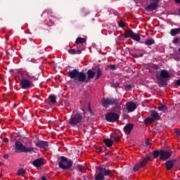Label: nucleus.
Segmentation results:
<instances>
[{
    "label": "nucleus",
    "instance_id": "23",
    "mask_svg": "<svg viewBox=\"0 0 180 180\" xmlns=\"http://www.w3.org/2000/svg\"><path fill=\"white\" fill-rule=\"evenodd\" d=\"M49 99L52 105H54L57 102V96L54 94L50 95Z\"/></svg>",
    "mask_w": 180,
    "mask_h": 180
},
{
    "label": "nucleus",
    "instance_id": "46",
    "mask_svg": "<svg viewBox=\"0 0 180 180\" xmlns=\"http://www.w3.org/2000/svg\"><path fill=\"white\" fill-rule=\"evenodd\" d=\"M82 110L83 112L84 116H85L86 115V111H85V110H84L83 108H82Z\"/></svg>",
    "mask_w": 180,
    "mask_h": 180
},
{
    "label": "nucleus",
    "instance_id": "40",
    "mask_svg": "<svg viewBox=\"0 0 180 180\" xmlns=\"http://www.w3.org/2000/svg\"><path fill=\"white\" fill-rule=\"evenodd\" d=\"M77 169L79 171V172H82V166L81 165H77Z\"/></svg>",
    "mask_w": 180,
    "mask_h": 180
},
{
    "label": "nucleus",
    "instance_id": "3",
    "mask_svg": "<svg viewBox=\"0 0 180 180\" xmlns=\"http://www.w3.org/2000/svg\"><path fill=\"white\" fill-rule=\"evenodd\" d=\"M102 105L105 108V109H108L109 106H112L114 105V106H117V108L118 110H120V105L119 104V99L117 98H103L101 101Z\"/></svg>",
    "mask_w": 180,
    "mask_h": 180
},
{
    "label": "nucleus",
    "instance_id": "18",
    "mask_svg": "<svg viewBox=\"0 0 180 180\" xmlns=\"http://www.w3.org/2000/svg\"><path fill=\"white\" fill-rule=\"evenodd\" d=\"M84 43H86V39H85V38L78 37L75 41L77 47H79V44H84Z\"/></svg>",
    "mask_w": 180,
    "mask_h": 180
},
{
    "label": "nucleus",
    "instance_id": "55",
    "mask_svg": "<svg viewBox=\"0 0 180 180\" xmlns=\"http://www.w3.org/2000/svg\"><path fill=\"white\" fill-rule=\"evenodd\" d=\"M0 178H2V174L0 173Z\"/></svg>",
    "mask_w": 180,
    "mask_h": 180
},
{
    "label": "nucleus",
    "instance_id": "49",
    "mask_svg": "<svg viewBox=\"0 0 180 180\" xmlns=\"http://www.w3.org/2000/svg\"><path fill=\"white\" fill-rule=\"evenodd\" d=\"M153 2H156V4H158L160 2V1L161 0H152Z\"/></svg>",
    "mask_w": 180,
    "mask_h": 180
},
{
    "label": "nucleus",
    "instance_id": "12",
    "mask_svg": "<svg viewBox=\"0 0 180 180\" xmlns=\"http://www.w3.org/2000/svg\"><path fill=\"white\" fill-rule=\"evenodd\" d=\"M128 112H134L137 109V105L134 102H129L126 105Z\"/></svg>",
    "mask_w": 180,
    "mask_h": 180
},
{
    "label": "nucleus",
    "instance_id": "10",
    "mask_svg": "<svg viewBox=\"0 0 180 180\" xmlns=\"http://www.w3.org/2000/svg\"><path fill=\"white\" fill-rule=\"evenodd\" d=\"M37 147L43 148V150H49V142L47 141L38 140L34 142Z\"/></svg>",
    "mask_w": 180,
    "mask_h": 180
},
{
    "label": "nucleus",
    "instance_id": "25",
    "mask_svg": "<svg viewBox=\"0 0 180 180\" xmlns=\"http://www.w3.org/2000/svg\"><path fill=\"white\" fill-rule=\"evenodd\" d=\"M153 158L157 159L158 158V156L160 155V160H161V150L158 151V150H155L153 152Z\"/></svg>",
    "mask_w": 180,
    "mask_h": 180
},
{
    "label": "nucleus",
    "instance_id": "30",
    "mask_svg": "<svg viewBox=\"0 0 180 180\" xmlns=\"http://www.w3.org/2000/svg\"><path fill=\"white\" fill-rule=\"evenodd\" d=\"M103 75V74L102 73V70H101V68H97L96 79H99V78H101V77H102Z\"/></svg>",
    "mask_w": 180,
    "mask_h": 180
},
{
    "label": "nucleus",
    "instance_id": "39",
    "mask_svg": "<svg viewBox=\"0 0 180 180\" xmlns=\"http://www.w3.org/2000/svg\"><path fill=\"white\" fill-rule=\"evenodd\" d=\"M152 68L153 70H158L160 68V67L158 66V65H152Z\"/></svg>",
    "mask_w": 180,
    "mask_h": 180
},
{
    "label": "nucleus",
    "instance_id": "57",
    "mask_svg": "<svg viewBox=\"0 0 180 180\" xmlns=\"http://www.w3.org/2000/svg\"><path fill=\"white\" fill-rule=\"evenodd\" d=\"M89 109H91V107H89Z\"/></svg>",
    "mask_w": 180,
    "mask_h": 180
},
{
    "label": "nucleus",
    "instance_id": "36",
    "mask_svg": "<svg viewBox=\"0 0 180 180\" xmlns=\"http://www.w3.org/2000/svg\"><path fill=\"white\" fill-rule=\"evenodd\" d=\"M132 87H133V86H132L131 85H130V84H127V85L124 86L126 91H131V88H132Z\"/></svg>",
    "mask_w": 180,
    "mask_h": 180
},
{
    "label": "nucleus",
    "instance_id": "13",
    "mask_svg": "<svg viewBox=\"0 0 180 180\" xmlns=\"http://www.w3.org/2000/svg\"><path fill=\"white\" fill-rule=\"evenodd\" d=\"M174 165H175V160L167 161L165 163L166 169L167 171H171V169H174Z\"/></svg>",
    "mask_w": 180,
    "mask_h": 180
},
{
    "label": "nucleus",
    "instance_id": "37",
    "mask_svg": "<svg viewBox=\"0 0 180 180\" xmlns=\"http://www.w3.org/2000/svg\"><path fill=\"white\" fill-rule=\"evenodd\" d=\"M120 85V84L119 82H113V83L112 84V86L113 88H117Z\"/></svg>",
    "mask_w": 180,
    "mask_h": 180
},
{
    "label": "nucleus",
    "instance_id": "44",
    "mask_svg": "<svg viewBox=\"0 0 180 180\" xmlns=\"http://www.w3.org/2000/svg\"><path fill=\"white\" fill-rule=\"evenodd\" d=\"M146 146H150V145H151V143L150 142V140L146 139Z\"/></svg>",
    "mask_w": 180,
    "mask_h": 180
},
{
    "label": "nucleus",
    "instance_id": "20",
    "mask_svg": "<svg viewBox=\"0 0 180 180\" xmlns=\"http://www.w3.org/2000/svg\"><path fill=\"white\" fill-rule=\"evenodd\" d=\"M180 34V27L179 28H174L170 30L171 36H176V34Z\"/></svg>",
    "mask_w": 180,
    "mask_h": 180
},
{
    "label": "nucleus",
    "instance_id": "42",
    "mask_svg": "<svg viewBox=\"0 0 180 180\" xmlns=\"http://www.w3.org/2000/svg\"><path fill=\"white\" fill-rule=\"evenodd\" d=\"M110 70H116V65H110Z\"/></svg>",
    "mask_w": 180,
    "mask_h": 180
},
{
    "label": "nucleus",
    "instance_id": "33",
    "mask_svg": "<svg viewBox=\"0 0 180 180\" xmlns=\"http://www.w3.org/2000/svg\"><path fill=\"white\" fill-rule=\"evenodd\" d=\"M153 122H154V121H153V120L151 117H147L144 120V122L146 124H147V123H153Z\"/></svg>",
    "mask_w": 180,
    "mask_h": 180
},
{
    "label": "nucleus",
    "instance_id": "29",
    "mask_svg": "<svg viewBox=\"0 0 180 180\" xmlns=\"http://www.w3.org/2000/svg\"><path fill=\"white\" fill-rule=\"evenodd\" d=\"M158 109L160 112H165V110H168V107L165 105H161L158 108Z\"/></svg>",
    "mask_w": 180,
    "mask_h": 180
},
{
    "label": "nucleus",
    "instance_id": "11",
    "mask_svg": "<svg viewBox=\"0 0 180 180\" xmlns=\"http://www.w3.org/2000/svg\"><path fill=\"white\" fill-rule=\"evenodd\" d=\"M171 155H172V152L164 150H160V160L162 161H167V160L171 158Z\"/></svg>",
    "mask_w": 180,
    "mask_h": 180
},
{
    "label": "nucleus",
    "instance_id": "45",
    "mask_svg": "<svg viewBox=\"0 0 180 180\" xmlns=\"http://www.w3.org/2000/svg\"><path fill=\"white\" fill-rule=\"evenodd\" d=\"M3 141H4V143H9V139H8V138H4V140H3Z\"/></svg>",
    "mask_w": 180,
    "mask_h": 180
},
{
    "label": "nucleus",
    "instance_id": "27",
    "mask_svg": "<svg viewBox=\"0 0 180 180\" xmlns=\"http://www.w3.org/2000/svg\"><path fill=\"white\" fill-rule=\"evenodd\" d=\"M154 43H155V41H154V39H147L145 41V44L146 46H153V44H154Z\"/></svg>",
    "mask_w": 180,
    "mask_h": 180
},
{
    "label": "nucleus",
    "instance_id": "24",
    "mask_svg": "<svg viewBox=\"0 0 180 180\" xmlns=\"http://www.w3.org/2000/svg\"><path fill=\"white\" fill-rule=\"evenodd\" d=\"M150 160H151V157L147 156L142 161H141L139 163H141L142 165V166L144 167L145 165H146L148 163Z\"/></svg>",
    "mask_w": 180,
    "mask_h": 180
},
{
    "label": "nucleus",
    "instance_id": "56",
    "mask_svg": "<svg viewBox=\"0 0 180 180\" xmlns=\"http://www.w3.org/2000/svg\"><path fill=\"white\" fill-rule=\"evenodd\" d=\"M179 53H180V48L178 49Z\"/></svg>",
    "mask_w": 180,
    "mask_h": 180
},
{
    "label": "nucleus",
    "instance_id": "26",
    "mask_svg": "<svg viewBox=\"0 0 180 180\" xmlns=\"http://www.w3.org/2000/svg\"><path fill=\"white\" fill-rule=\"evenodd\" d=\"M57 20H58V18L55 16L51 15L49 18L50 25H54V22H57Z\"/></svg>",
    "mask_w": 180,
    "mask_h": 180
},
{
    "label": "nucleus",
    "instance_id": "53",
    "mask_svg": "<svg viewBox=\"0 0 180 180\" xmlns=\"http://www.w3.org/2000/svg\"><path fill=\"white\" fill-rule=\"evenodd\" d=\"M35 98H37V99H39L40 98V96H35Z\"/></svg>",
    "mask_w": 180,
    "mask_h": 180
},
{
    "label": "nucleus",
    "instance_id": "31",
    "mask_svg": "<svg viewBox=\"0 0 180 180\" xmlns=\"http://www.w3.org/2000/svg\"><path fill=\"white\" fill-rule=\"evenodd\" d=\"M140 168H143V166H142V165L139 162V163H138V164H136V165H134L133 169H134V171L136 172L139 171V170L140 169Z\"/></svg>",
    "mask_w": 180,
    "mask_h": 180
},
{
    "label": "nucleus",
    "instance_id": "6",
    "mask_svg": "<svg viewBox=\"0 0 180 180\" xmlns=\"http://www.w3.org/2000/svg\"><path fill=\"white\" fill-rule=\"evenodd\" d=\"M15 153H32L34 151V148H27L19 141L15 142Z\"/></svg>",
    "mask_w": 180,
    "mask_h": 180
},
{
    "label": "nucleus",
    "instance_id": "2",
    "mask_svg": "<svg viewBox=\"0 0 180 180\" xmlns=\"http://www.w3.org/2000/svg\"><path fill=\"white\" fill-rule=\"evenodd\" d=\"M21 75L22 79L20 82V85L22 89H30V88L34 86L33 82L38 79L34 73L27 70H22Z\"/></svg>",
    "mask_w": 180,
    "mask_h": 180
},
{
    "label": "nucleus",
    "instance_id": "54",
    "mask_svg": "<svg viewBox=\"0 0 180 180\" xmlns=\"http://www.w3.org/2000/svg\"><path fill=\"white\" fill-rule=\"evenodd\" d=\"M105 155H109V152L105 153Z\"/></svg>",
    "mask_w": 180,
    "mask_h": 180
},
{
    "label": "nucleus",
    "instance_id": "7",
    "mask_svg": "<svg viewBox=\"0 0 180 180\" xmlns=\"http://www.w3.org/2000/svg\"><path fill=\"white\" fill-rule=\"evenodd\" d=\"M156 78L160 82H165L168 78H171V75H169V72L167 70H162L160 72L156 73Z\"/></svg>",
    "mask_w": 180,
    "mask_h": 180
},
{
    "label": "nucleus",
    "instance_id": "14",
    "mask_svg": "<svg viewBox=\"0 0 180 180\" xmlns=\"http://www.w3.org/2000/svg\"><path fill=\"white\" fill-rule=\"evenodd\" d=\"M158 8V4L157 3H151L150 4H148L146 7V9L148 12H151L153 11H155Z\"/></svg>",
    "mask_w": 180,
    "mask_h": 180
},
{
    "label": "nucleus",
    "instance_id": "22",
    "mask_svg": "<svg viewBox=\"0 0 180 180\" xmlns=\"http://www.w3.org/2000/svg\"><path fill=\"white\" fill-rule=\"evenodd\" d=\"M68 53H69L70 54H72V55L81 54V53H82V50H81V49H77V50H75V49H69V50H68Z\"/></svg>",
    "mask_w": 180,
    "mask_h": 180
},
{
    "label": "nucleus",
    "instance_id": "47",
    "mask_svg": "<svg viewBox=\"0 0 180 180\" xmlns=\"http://www.w3.org/2000/svg\"><path fill=\"white\" fill-rule=\"evenodd\" d=\"M4 158L5 160H8V158H9V155H4Z\"/></svg>",
    "mask_w": 180,
    "mask_h": 180
},
{
    "label": "nucleus",
    "instance_id": "21",
    "mask_svg": "<svg viewBox=\"0 0 180 180\" xmlns=\"http://www.w3.org/2000/svg\"><path fill=\"white\" fill-rule=\"evenodd\" d=\"M103 143L108 148H110V147H112V146H113V141H112V140H110L109 139H105L103 140Z\"/></svg>",
    "mask_w": 180,
    "mask_h": 180
},
{
    "label": "nucleus",
    "instance_id": "34",
    "mask_svg": "<svg viewBox=\"0 0 180 180\" xmlns=\"http://www.w3.org/2000/svg\"><path fill=\"white\" fill-rule=\"evenodd\" d=\"M25 172H26L25 169H20L18 171V175H23V174H25Z\"/></svg>",
    "mask_w": 180,
    "mask_h": 180
},
{
    "label": "nucleus",
    "instance_id": "19",
    "mask_svg": "<svg viewBox=\"0 0 180 180\" xmlns=\"http://www.w3.org/2000/svg\"><path fill=\"white\" fill-rule=\"evenodd\" d=\"M151 118L153 119V122L154 120H160L161 119V117H160V115H158V112L155 111L151 112Z\"/></svg>",
    "mask_w": 180,
    "mask_h": 180
},
{
    "label": "nucleus",
    "instance_id": "15",
    "mask_svg": "<svg viewBox=\"0 0 180 180\" xmlns=\"http://www.w3.org/2000/svg\"><path fill=\"white\" fill-rule=\"evenodd\" d=\"M133 127H134L133 124H127V126L124 127V131L125 134H130V133H131V130H133Z\"/></svg>",
    "mask_w": 180,
    "mask_h": 180
},
{
    "label": "nucleus",
    "instance_id": "28",
    "mask_svg": "<svg viewBox=\"0 0 180 180\" xmlns=\"http://www.w3.org/2000/svg\"><path fill=\"white\" fill-rule=\"evenodd\" d=\"M111 139H113L114 141H116L117 143L120 141V136H119L117 134H112L111 135Z\"/></svg>",
    "mask_w": 180,
    "mask_h": 180
},
{
    "label": "nucleus",
    "instance_id": "1",
    "mask_svg": "<svg viewBox=\"0 0 180 180\" xmlns=\"http://www.w3.org/2000/svg\"><path fill=\"white\" fill-rule=\"evenodd\" d=\"M96 74L92 70L87 71V77L85 72H79L77 69L68 72V75L71 79H75V81H78L79 82H85V84L91 82V79L95 77Z\"/></svg>",
    "mask_w": 180,
    "mask_h": 180
},
{
    "label": "nucleus",
    "instance_id": "5",
    "mask_svg": "<svg viewBox=\"0 0 180 180\" xmlns=\"http://www.w3.org/2000/svg\"><path fill=\"white\" fill-rule=\"evenodd\" d=\"M82 120H84V115L77 112L71 115L68 124L72 127L77 126V124H81V123H82Z\"/></svg>",
    "mask_w": 180,
    "mask_h": 180
},
{
    "label": "nucleus",
    "instance_id": "9",
    "mask_svg": "<svg viewBox=\"0 0 180 180\" xmlns=\"http://www.w3.org/2000/svg\"><path fill=\"white\" fill-rule=\"evenodd\" d=\"M105 120L110 123H115V122L119 120V115L115 112H108L105 115Z\"/></svg>",
    "mask_w": 180,
    "mask_h": 180
},
{
    "label": "nucleus",
    "instance_id": "35",
    "mask_svg": "<svg viewBox=\"0 0 180 180\" xmlns=\"http://www.w3.org/2000/svg\"><path fill=\"white\" fill-rule=\"evenodd\" d=\"M179 40H180V37H176V38H174L173 39L174 44H178V42L179 41Z\"/></svg>",
    "mask_w": 180,
    "mask_h": 180
},
{
    "label": "nucleus",
    "instance_id": "50",
    "mask_svg": "<svg viewBox=\"0 0 180 180\" xmlns=\"http://www.w3.org/2000/svg\"><path fill=\"white\" fill-rule=\"evenodd\" d=\"M143 54L141 53H140L138 54L139 58V57H143Z\"/></svg>",
    "mask_w": 180,
    "mask_h": 180
},
{
    "label": "nucleus",
    "instance_id": "51",
    "mask_svg": "<svg viewBox=\"0 0 180 180\" xmlns=\"http://www.w3.org/2000/svg\"><path fill=\"white\" fill-rule=\"evenodd\" d=\"M174 2H176V4H180V0H174Z\"/></svg>",
    "mask_w": 180,
    "mask_h": 180
},
{
    "label": "nucleus",
    "instance_id": "17",
    "mask_svg": "<svg viewBox=\"0 0 180 180\" xmlns=\"http://www.w3.org/2000/svg\"><path fill=\"white\" fill-rule=\"evenodd\" d=\"M44 163L43 162V159L41 158H38L35 160L33 161L32 165L34 167H36L37 168H39V167H41Z\"/></svg>",
    "mask_w": 180,
    "mask_h": 180
},
{
    "label": "nucleus",
    "instance_id": "38",
    "mask_svg": "<svg viewBox=\"0 0 180 180\" xmlns=\"http://www.w3.org/2000/svg\"><path fill=\"white\" fill-rule=\"evenodd\" d=\"M119 27H124V22L123 21H120L118 24Z\"/></svg>",
    "mask_w": 180,
    "mask_h": 180
},
{
    "label": "nucleus",
    "instance_id": "16",
    "mask_svg": "<svg viewBox=\"0 0 180 180\" xmlns=\"http://www.w3.org/2000/svg\"><path fill=\"white\" fill-rule=\"evenodd\" d=\"M98 169L100 172L97 175H96L95 180H104L105 176H103V168L99 167Z\"/></svg>",
    "mask_w": 180,
    "mask_h": 180
},
{
    "label": "nucleus",
    "instance_id": "32",
    "mask_svg": "<svg viewBox=\"0 0 180 180\" xmlns=\"http://www.w3.org/2000/svg\"><path fill=\"white\" fill-rule=\"evenodd\" d=\"M103 176L105 175V176H108V175H110V170L103 169Z\"/></svg>",
    "mask_w": 180,
    "mask_h": 180
},
{
    "label": "nucleus",
    "instance_id": "48",
    "mask_svg": "<svg viewBox=\"0 0 180 180\" xmlns=\"http://www.w3.org/2000/svg\"><path fill=\"white\" fill-rule=\"evenodd\" d=\"M176 84L180 86V79L176 81Z\"/></svg>",
    "mask_w": 180,
    "mask_h": 180
},
{
    "label": "nucleus",
    "instance_id": "8",
    "mask_svg": "<svg viewBox=\"0 0 180 180\" xmlns=\"http://www.w3.org/2000/svg\"><path fill=\"white\" fill-rule=\"evenodd\" d=\"M125 37H130L132 40H135V41H140L141 40L140 34L134 33L131 29L125 30Z\"/></svg>",
    "mask_w": 180,
    "mask_h": 180
},
{
    "label": "nucleus",
    "instance_id": "43",
    "mask_svg": "<svg viewBox=\"0 0 180 180\" xmlns=\"http://www.w3.org/2000/svg\"><path fill=\"white\" fill-rule=\"evenodd\" d=\"M131 56L134 57V58H139V54L137 53L131 54Z\"/></svg>",
    "mask_w": 180,
    "mask_h": 180
},
{
    "label": "nucleus",
    "instance_id": "52",
    "mask_svg": "<svg viewBox=\"0 0 180 180\" xmlns=\"http://www.w3.org/2000/svg\"><path fill=\"white\" fill-rule=\"evenodd\" d=\"M41 179H42V180H46V176H43L41 177Z\"/></svg>",
    "mask_w": 180,
    "mask_h": 180
},
{
    "label": "nucleus",
    "instance_id": "41",
    "mask_svg": "<svg viewBox=\"0 0 180 180\" xmlns=\"http://www.w3.org/2000/svg\"><path fill=\"white\" fill-rule=\"evenodd\" d=\"M96 151L97 153H102V151H103V148L102 147H99L97 148Z\"/></svg>",
    "mask_w": 180,
    "mask_h": 180
},
{
    "label": "nucleus",
    "instance_id": "4",
    "mask_svg": "<svg viewBox=\"0 0 180 180\" xmlns=\"http://www.w3.org/2000/svg\"><path fill=\"white\" fill-rule=\"evenodd\" d=\"M73 162L65 156H60L59 158V168L60 169H70L72 167Z\"/></svg>",
    "mask_w": 180,
    "mask_h": 180
}]
</instances>
